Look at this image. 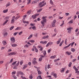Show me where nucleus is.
<instances>
[{
	"mask_svg": "<svg viewBox=\"0 0 79 79\" xmlns=\"http://www.w3.org/2000/svg\"><path fill=\"white\" fill-rule=\"evenodd\" d=\"M46 18H47L46 16H43L42 18V19L43 20L41 22V24H42L43 27L44 26L45 23H47V19H46Z\"/></svg>",
	"mask_w": 79,
	"mask_h": 79,
	"instance_id": "f257e3e1",
	"label": "nucleus"
},
{
	"mask_svg": "<svg viewBox=\"0 0 79 79\" xmlns=\"http://www.w3.org/2000/svg\"><path fill=\"white\" fill-rule=\"evenodd\" d=\"M73 29V28L71 27H68L67 29V31H69V30H71V29Z\"/></svg>",
	"mask_w": 79,
	"mask_h": 79,
	"instance_id": "f704fd0d",
	"label": "nucleus"
},
{
	"mask_svg": "<svg viewBox=\"0 0 79 79\" xmlns=\"http://www.w3.org/2000/svg\"><path fill=\"white\" fill-rule=\"evenodd\" d=\"M10 41L11 43H14L15 42V37H12L10 38Z\"/></svg>",
	"mask_w": 79,
	"mask_h": 79,
	"instance_id": "39448f33",
	"label": "nucleus"
},
{
	"mask_svg": "<svg viewBox=\"0 0 79 79\" xmlns=\"http://www.w3.org/2000/svg\"><path fill=\"white\" fill-rule=\"evenodd\" d=\"M11 46L13 47H17V44H14L12 45Z\"/></svg>",
	"mask_w": 79,
	"mask_h": 79,
	"instance_id": "aec40b11",
	"label": "nucleus"
},
{
	"mask_svg": "<svg viewBox=\"0 0 79 79\" xmlns=\"http://www.w3.org/2000/svg\"><path fill=\"white\" fill-rule=\"evenodd\" d=\"M65 53L67 54V55H70L71 54V52L67 51L65 52Z\"/></svg>",
	"mask_w": 79,
	"mask_h": 79,
	"instance_id": "f3484780",
	"label": "nucleus"
},
{
	"mask_svg": "<svg viewBox=\"0 0 79 79\" xmlns=\"http://www.w3.org/2000/svg\"><path fill=\"white\" fill-rule=\"evenodd\" d=\"M48 35H47L46 36H44L42 38V39H47V38H48Z\"/></svg>",
	"mask_w": 79,
	"mask_h": 79,
	"instance_id": "dca6fc26",
	"label": "nucleus"
},
{
	"mask_svg": "<svg viewBox=\"0 0 79 79\" xmlns=\"http://www.w3.org/2000/svg\"><path fill=\"white\" fill-rule=\"evenodd\" d=\"M15 54L16 53L15 52H12L8 53L7 56H11L12 55H15Z\"/></svg>",
	"mask_w": 79,
	"mask_h": 79,
	"instance_id": "0eeeda50",
	"label": "nucleus"
},
{
	"mask_svg": "<svg viewBox=\"0 0 79 79\" xmlns=\"http://www.w3.org/2000/svg\"><path fill=\"white\" fill-rule=\"evenodd\" d=\"M29 42H31V43H34V42H35V41L34 40H29Z\"/></svg>",
	"mask_w": 79,
	"mask_h": 79,
	"instance_id": "a19ab883",
	"label": "nucleus"
},
{
	"mask_svg": "<svg viewBox=\"0 0 79 79\" xmlns=\"http://www.w3.org/2000/svg\"><path fill=\"white\" fill-rule=\"evenodd\" d=\"M56 20L55 19H54L53 20L52 22L51 23V24L52 27H54L55 26V23H56Z\"/></svg>",
	"mask_w": 79,
	"mask_h": 79,
	"instance_id": "20e7f679",
	"label": "nucleus"
},
{
	"mask_svg": "<svg viewBox=\"0 0 79 79\" xmlns=\"http://www.w3.org/2000/svg\"><path fill=\"white\" fill-rule=\"evenodd\" d=\"M8 9H6V10H4L3 11V12L4 13H7V12H8Z\"/></svg>",
	"mask_w": 79,
	"mask_h": 79,
	"instance_id": "37998d69",
	"label": "nucleus"
},
{
	"mask_svg": "<svg viewBox=\"0 0 79 79\" xmlns=\"http://www.w3.org/2000/svg\"><path fill=\"white\" fill-rule=\"evenodd\" d=\"M23 60H21L20 62V65H22V64H23Z\"/></svg>",
	"mask_w": 79,
	"mask_h": 79,
	"instance_id": "8fccbe9b",
	"label": "nucleus"
},
{
	"mask_svg": "<svg viewBox=\"0 0 79 79\" xmlns=\"http://www.w3.org/2000/svg\"><path fill=\"white\" fill-rule=\"evenodd\" d=\"M43 79L41 77V76L40 75H39V76H38V77H37V79Z\"/></svg>",
	"mask_w": 79,
	"mask_h": 79,
	"instance_id": "2f4dec72",
	"label": "nucleus"
},
{
	"mask_svg": "<svg viewBox=\"0 0 79 79\" xmlns=\"http://www.w3.org/2000/svg\"><path fill=\"white\" fill-rule=\"evenodd\" d=\"M18 33V32L15 33H14V34H13L14 35H15V36Z\"/></svg>",
	"mask_w": 79,
	"mask_h": 79,
	"instance_id": "e2e57ef3",
	"label": "nucleus"
},
{
	"mask_svg": "<svg viewBox=\"0 0 79 79\" xmlns=\"http://www.w3.org/2000/svg\"><path fill=\"white\" fill-rule=\"evenodd\" d=\"M37 71H38V73L39 75H40L41 74V72H40V69H37Z\"/></svg>",
	"mask_w": 79,
	"mask_h": 79,
	"instance_id": "1a4fd4ad",
	"label": "nucleus"
},
{
	"mask_svg": "<svg viewBox=\"0 0 79 79\" xmlns=\"http://www.w3.org/2000/svg\"><path fill=\"white\" fill-rule=\"evenodd\" d=\"M61 38H60L59 40L56 42V44H59L60 43V42H61Z\"/></svg>",
	"mask_w": 79,
	"mask_h": 79,
	"instance_id": "ddd939ff",
	"label": "nucleus"
},
{
	"mask_svg": "<svg viewBox=\"0 0 79 79\" xmlns=\"http://www.w3.org/2000/svg\"><path fill=\"white\" fill-rule=\"evenodd\" d=\"M15 19H12L11 21V23L12 24H13L14 23H15Z\"/></svg>",
	"mask_w": 79,
	"mask_h": 79,
	"instance_id": "4be33fe9",
	"label": "nucleus"
},
{
	"mask_svg": "<svg viewBox=\"0 0 79 79\" xmlns=\"http://www.w3.org/2000/svg\"><path fill=\"white\" fill-rule=\"evenodd\" d=\"M42 10V8H41L39 10H37V13H39Z\"/></svg>",
	"mask_w": 79,
	"mask_h": 79,
	"instance_id": "a18cd8bd",
	"label": "nucleus"
},
{
	"mask_svg": "<svg viewBox=\"0 0 79 79\" xmlns=\"http://www.w3.org/2000/svg\"><path fill=\"white\" fill-rule=\"evenodd\" d=\"M32 35H30L28 38V40H29V39H30L31 38V37H32Z\"/></svg>",
	"mask_w": 79,
	"mask_h": 79,
	"instance_id": "e433bc0d",
	"label": "nucleus"
},
{
	"mask_svg": "<svg viewBox=\"0 0 79 79\" xmlns=\"http://www.w3.org/2000/svg\"><path fill=\"white\" fill-rule=\"evenodd\" d=\"M8 35V32H5L4 34V37H6V35Z\"/></svg>",
	"mask_w": 79,
	"mask_h": 79,
	"instance_id": "bb28decb",
	"label": "nucleus"
},
{
	"mask_svg": "<svg viewBox=\"0 0 79 79\" xmlns=\"http://www.w3.org/2000/svg\"><path fill=\"white\" fill-rule=\"evenodd\" d=\"M23 23H24V24H29V22H28V21H23Z\"/></svg>",
	"mask_w": 79,
	"mask_h": 79,
	"instance_id": "412c9836",
	"label": "nucleus"
},
{
	"mask_svg": "<svg viewBox=\"0 0 79 79\" xmlns=\"http://www.w3.org/2000/svg\"><path fill=\"white\" fill-rule=\"evenodd\" d=\"M21 27H18L17 28L15 29V31H17V30H21Z\"/></svg>",
	"mask_w": 79,
	"mask_h": 79,
	"instance_id": "a211bd4d",
	"label": "nucleus"
},
{
	"mask_svg": "<svg viewBox=\"0 0 79 79\" xmlns=\"http://www.w3.org/2000/svg\"><path fill=\"white\" fill-rule=\"evenodd\" d=\"M22 33H23V31H21V32H20L19 33V35H20Z\"/></svg>",
	"mask_w": 79,
	"mask_h": 79,
	"instance_id": "4d7b16f0",
	"label": "nucleus"
},
{
	"mask_svg": "<svg viewBox=\"0 0 79 79\" xmlns=\"http://www.w3.org/2000/svg\"><path fill=\"white\" fill-rule=\"evenodd\" d=\"M62 23L60 25V26H62L63 25V24H64V20L62 21Z\"/></svg>",
	"mask_w": 79,
	"mask_h": 79,
	"instance_id": "864d4df0",
	"label": "nucleus"
},
{
	"mask_svg": "<svg viewBox=\"0 0 79 79\" xmlns=\"http://www.w3.org/2000/svg\"><path fill=\"white\" fill-rule=\"evenodd\" d=\"M71 65H72V63L70 62L69 64V67L71 68Z\"/></svg>",
	"mask_w": 79,
	"mask_h": 79,
	"instance_id": "58836bf2",
	"label": "nucleus"
},
{
	"mask_svg": "<svg viewBox=\"0 0 79 79\" xmlns=\"http://www.w3.org/2000/svg\"><path fill=\"white\" fill-rule=\"evenodd\" d=\"M11 51H12V50H11V49H8V52H11Z\"/></svg>",
	"mask_w": 79,
	"mask_h": 79,
	"instance_id": "052dcab7",
	"label": "nucleus"
},
{
	"mask_svg": "<svg viewBox=\"0 0 79 79\" xmlns=\"http://www.w3.org/2000/svg\"><path fill=\"white\" fill-rule=\"evenodd\" d=\"M52 75H53V76H54V77H55V78H56L57 77L56 76H57V74H56V73H55L54 74L53 72H52Z\"/></svg>",
	"mask_w": 79,
	"mask_h": 79,
	"instance_id": "9d476101",
	"label": "nucleus"
},
{
	"mask_svg": "<svg viewBox=\"0 0 79 79\" xmlns=\"http://www.w3.org/2000/svg\"><path fill=\"white\" fill-rule=\"evenodd\" d=\"M21 77L23 79H28L27 78H26L25 77H24L23 76H21Z\"/></svg>",
	"mask_w": 79,
	"mask_h": 79,
	"instance_id": "c9c22d12",
	"label": "nucleus"
},
{
	"mask_svg": "<svg viewBox=\"0 0 79 79\" xmlns=\"http://www.w3.org/2000/svg\"><path fill=\"white\" fill-rule=\"evenodd\" d=\"M71 44V43L68 46H67L65 47H64V49H66V48H68V47H69L70 46Z\"/></svg>",
	"mask_w": 79,
	"mask_h": 79,
	"instance_id": "2eb2a0df",
	"label": "nucleus"
},
{
	"mask_svg": "<svg viewBox=\"0 0 79 79\" xmlns=\"http://www.w3.org/2000/svg\"><path fill=\"white\" fill-rule=\"evenodd\" d=\"M27 5H29V3H31V0H27Z\"/></svg>",
	"mask_w": 79,
	"mask_h": 79,
	"instance_id": "4c0bfd02",
	"label": "nucleus"
},
{
	"mask_svg": "<svg viewBox=\"0 0 79 79\" xmlns=\"http://www.w3.org/2000/svg\"><path fill=\"white\" fill-rule=\"evenodd\" d=\"M26 17H27V15H23V20H25V18H26Z\"/></svg>",
	"mask_w": 79,
	"mask_h": 79,
	"instance_id": "c03bdc74",
	"label": "nucleus"
},
{
	"mask_svg": "<svg viewBox=\"0 0 79 79\" xmlns=\"http://www.w3.org/2000/svg\"><path fill=\"white\" fill-rule=\"evenodd\" d=\"M5 47H2L1 48V50H3L4 49H5Z\"/></svg>",
	"mask_w": 79,
	"mask_h": 79,
	"instance_id": "680f3d73",
	"label": "nucleus"
},
{
	"mask_svg": "<svg viewBox=\"0 0 79 79\" xmlns=\"http://www.w3.org/2000/svg\"><path fill=\"white\" fill-rule=\"evenodd\" d=\"M31 17L33 19H35L36 18V16L35 15H33Z\"/></svg>",
	"mask_w": 79,
	"mask_h": 79,
	"instance_id": "cd10ccee",
	"label": "nucleus"
},
{
	"mask_svg": "<svg viewBox=\"0 0 79 79\" xmlns=\"http://www.w3.org/2000/svg\"><path fill=\"white\" fill-rule=\"evenodd\" d=\"M19 74H21V75H22V76H23V75H24V73H23L21 71L18 72V73L17 74V76H18V77H19Z\"/></svg>",
	"mask_w": 79,
	"mask_h": 79,
	"instance_id": "423d86ee",
	"label": "nucleus"
},
{
	"mask_svg": "<svg viewBox=\"0 0 79 79\" xmlns=\"http://www.w3.org/2000/svg\"><path fill=\"white\" fill-rule=\"evenodd\" d=\"M71 51L72 52H74L76 51V50L74 49V48H71Z\"/></svg>",
	"mask_w": 79,
	"mask_h": 79,
	"instance_id": "ea45409f",
	"label": "nucleus"
},
{
	"mask_svg": "<svg viewBox=\"0 0 79 79\" xmlns=\"http://www.w3.org/2000/svg\"><path fill=\"white\" fill-rule=\"evenodd\" d=\"M13 58H12V59H11L10 63H12V62H13Z\"/></svg>",
	"mask_w": 79,
	"mask_h": 79,
	"instance_id": "bf43d9fd",
	"label": "nucleus"
},
{
	"mask_svg": "<svg viewBox=\"0 0 79 79\" xmlns=\"http://www.w3.org/2000/svg\"><path fill=\"white\" fill-rule=\"evenodd\" d=\"M43 54L44 55H46V51H44V53Z\"/></svg>",
	"mask_w": 79,
	"mask_h": 79,
	"instance_id": "69168bd1",
	"label": "nucleus"
},
{
	"mask_svg": "<svg viewBox=\"0 0 79 79\" xmlns=\"http://www.w3.org/2000/svg\"><path fill=\"white\" fill-rule=\"evenodd\" d=\"M64 42V41L62 40V42L60 43V44L59 46H60V47H61V46L62 45Z\"/></svg>",
	"mask_w": 79,
	"mask_h": 79,
	"instance_id": "c85d7f7f",
	"label": "nucleus"
},
{
	"mask_svg": "<svg viewBox=\"0 0 79 79\" xmlns=\"http://www.w3.org/2000/svg\"><path fill=\"white\" fill-rule=\"evenodd\" d=\"M16 63H17V61H15L14 62H13L12 64V65H15V64H16Z\"/></svg>",
	"mask_w": 79,
	"mask_h": 79,
	"instance_id": "de8ad7c7",
	"label": "nucleus"
},
{
	"mask_svg": "<svg viewBox=\"0 0 79 79\" xmlns=\"http://www.w3.org/2000/svg\"><path fill=\"white\" fill-rule=\"evenodd\" d=\"M50 64H48V69H49V68H50Z\"/></svg>",
	"mask_w": 79,
	"mask_h": 79,
	"instance_id": "338daca9",
	"label": "nucleus"
},
{
	"mask_svg": "<svg viewBox=\"0 0 79 79\" xmlns=\"http://www.w3.org/2000/svg\"><path fill=\"white\" fill-rule=\"evenodd\" d=\"M73 68V69H75V71H78V69L76 67V66H74Z\"/></svg>",
	"mask_w": 79,
	"mask_h": 79,
	"instance_id": "a878e982",
	"label": "nucleus"
},
{
	"mask_svg": "<svg viewBox=\"0 0 79 79\" xmlns=\"http://www.w3.org/2000/svg\"><path fill=\"white\" fill-rule=\"evenodd\" d=\"M13 69H18V67H17V66L15 65V67L13 68Z\"/></svg>",
	"mask_w": 79,
	"mask_h": 79,
	"instance_id": "5fc2aeb1",
	"label": "nucleus"
},
{
	"mask_svg": "<svg viewBox=\"0 0 79 79\" xmlns=\"http://www.w3.org/2000/svg\"><path fill=\"white\" fill-rule=\"evenodd\" d=\"M16 74V71H14L12 73V74Z\"/></svg>",
	"mask_w": 79,
	"mask_h": 79,
	"instance_id": "774afa93",
	"label": "nucleus"
},
{
	"mask_svg": "<svg viewBox=\"0 0 79 79\" xmlns=\"http://www.w3.org/2000/svg\"><path fill=\"white\" fill-rule=\"evenodd\" d=\"M48 43L49 45H52V44H53V42H49Z\"/></svg>",
	"mask_w": 79,
	"mask_h": 79,
	"instance_id": "13d9d810",
	"label": "nucleus"
},
{
	"mask_svg": "<svg viewBox=\"0 0 79 79\" xmlns=\"http://www.w3.org/2000/svg\"><path fill=\"white\" fill-rule=\"evenodd\" d=\"M29 78L30 79H32L33 78V76L31 74V75H30L29 76Z\"/></svg>",
	"mask_w": 79,
	"mask_h": 79,
	"instance_id": "393cba45",
	"label": "nucleus"
},
{
	"mask_svg": "<svg viewBox=\"0 0 79 79\" xmlns=\"http://www.w3.org/2000/svg\"><path fill=\"white\" fill-rule=\"evenodd\" d=\"M64 70H65V68H62L60 70L61 73H64Z\"/></svg>",
	"mask_w": 79,
	"mask_h": 79,
	"instance_id": "9b49d317",
	"label": "nucleus"
},
{
	"mask_svg": "<svg viewBox=\"0 0 79 79\" xmlns=\"http://www.w3.org/2000/svg\"><path fill=\"white\" fill-rule=\"evenodd\" d=\"M31 10H30L29 11H28L27 12V15H30V14H31Z\"/></svg>",
	"mask_w": 79,
	"mask_h": 79,
	"instance_id": "473e14b6",
	"label": "nucleus"
},
{
	"mask_svg": "<svg viewBox=\"0 0 79 79\" xmlns=\"http://www.w3.org/2000/svg\"><path fill=\"white\" fill-rule=\"evenodd\" d=\"M14 27V26L11 27L10 28V31H11V30H12V29H13Z\"/></svg>",
	"mask_w": 79,
	"mask_h": 79,
	"instance_id": "09e8293b",
	"label": "nucleus"
},
{
	"mask_svg": "<svg viewBox=\"0 0 79 79\" xmlns=\"http://www.w3.org/2000/svg\"><path fill=\"white\" fill-rule=\"evenodd\" d=\"M56 56V55H54L53 56H52L50 57V58H51V59H52H52H54V58H55Z\"/></svg>",
	"mask_w": 79,
	"mask_h": 79,
	"instance_id": "4468645a",
	"label": "nucleus"
},
{
	"mask_svg": "<svg viewBox=\"0 0 79 79\" xmlns=\"http://www.w3.org/2000/svg\"><path fill=\"white\" fill-rule=\"evenodd\" d=\"M32 29H33V30H36V28L34 26V27H32Z\"/></svg>",
	"mask_w": 79,
	"mask_h": 79,
	"instance_id": "3c124183",
	"label": "nucleus"
},
{
	"mask_svg": "<svg viewBox=\"0 0 79 79\" xmlns=\"http://www.w3.org/2000/svg\"><path fill=\"white\" fill-rule=\"evenodd\" d=\"M35 52H38V50H37V48H35Z\"/></svg>",
	"mask_w": 79,
	"mask_h": 79,
	"instance_id": "0e129e2a",
	"label": "nucleus"
},
{
	"mask_svg": "<svg viewBox=\"0 0 79 79\" xmlns=\"http://www.w3.org/2000/svg\"><path fill=\"white\" fill-rule=\"evenodd\" d=\"M19 61H18V63L16 64L15 66H18V65H19Z\"/></svg>",
	"mask_w": 79,
	"mask_h": 79,
	"instance_id": "79ce46f5",
	"label": "nucleus"
},
{
	"mask_svg": "<svg viewBox=\"0 0 79 79\" xmlns=\"http://www.w3.org/2000/svg\"><path fill=\"white\" fill-rule=\"evenodd\" d=\"M32 63L34 64H37V61H35V60H34L32 61Z\"/></svg>",
	"mask_w": 79,
	"mask_h": 79,
	"instance_id": "b1692460",
	"label": "nucleus"
},
{
	"mask_svg": "<svg viewBox=\"0 0 79 79\" xmlns=\"http://www.w3.org/2000/svg\"><path fill=\"white\" fill-rule=\"evenodd\" d=\"M27 67V64H26L24 65V67L23 68V69H24L25 68H26Z\"/></svg>",
	"mask_w": 79,
	"mask_h": 79,
	"instance_id": "5701e85b",
	"label": "nucleus"
},
{
	"mask_svg": "<svg viewBox=\"0 0 79 79\" xmlns=\"http://www.w3.org/2000/svg\"><path fill=\"white\" fill-rule=\"evenodd\" d=\"M5 19H6V21L2 24L3 26H4V25H5L7 23H8V19H9V17L8 16H6L5 18Z\"/></svg>",
	"mask_w": 79,
	"mask_h": 79,
	"instance_id": "7ed1b4c3",
	"label": "nucleus"
},
{
	"mask_svg": "<svg viewBox=\"0 0 79 79\" xmlns=\"http://www.w3.org/2000/svg\"><path fill=\"white\" fill-rule=\"evenodd\" d=\"M25 42H26V43H27V44H28V45H29V46H30V45H32V44H31L29 42H27V41H26Z\"/></svg>",
	"mask_w": 79,
	"mask_h": 79,
	"instance_id": "c756f323",
	"label": "nucleus"
},
{
	"mask_svg": "<svg viewBox=\"0 0 79 79\" xmlns=\"http://www.w3.org/2000/svg\"><path fill=\"white\" fill-rule=\"evenodd\" d=\"M40 43L41 44H46L47 43V42L46 41H41L40 42Z\"/></svg>",
	"mask_w": 79,
	"mask_h": 79,
	"instance_id": "6e6552de",
	"label": "nucleus"
},
{
	"mask_svg": "<svg viewBox=\"0 0 79 79\" xmlns=\"http://www.w3.org/2000/svg\"><path fill=\"white\" fill-rule=\"evenodd\" d=\"M2 44L3 45H6V42L5 41H2Z\"/></svg>",
	"mask_w": 79,
	"mask_h": 79,
	"instance_id": "6ab92c4d",
	"label": "nucleus"
},
{
	"mask_svg": "<svg viewBox=\"0 0 79 79\" xmlns=\"http://www.w3.org/2000/svg\"><path fill=\"white\" fill-rule=\"evenodd\" d=\"M69 24H72V23H73V21L72 20H71L69 22Z\"/></svg>",
	"mask_w": 79,
	"mask_h": 79,
	"instance_id": "49530a36",
	"label": "nucleus"
},
{
	"mask_svg": "<svg viewBox=\"0 0 79 79\" xmlns=\"http://www.w3.org/2000/svg\"><path fill=\"white\" fill-rule=\"evenodd\" d=\"M24 48H28L29 47V45H28L27 44H26L24 46Z\"/></svg>",
	"mask_w": 79,
	"mask_h": 79,
	"instance_id": "72a5a7b5",
	"label": "nucleus"
},
{
	"mask_svg": "<svg viewBox=\"0 0 79 79\" xmlns=\"http://www.w3.org/2000/svg\"><path fill=\"white\" fill-rule=\"evenodd\" d=\"M50 3L51 5L53 6L54 4H53V2L52 1V0H50Z\"/></svg>",
	"mask_w": 79,
	"mask_h": 79,
	"instance_id": "f8f14e48",
	"label": "nucleus"
},
{
	"mask_svg": "<svg viewBox=\"0 0 79 79\" xmlns=\"http://www.w3.org/2000/svg\"><path fill=\"white\" fill-rule=\"evenodd\" d=\"M39 61H41L42 60V57H40L39 59Z\"/></svg>",
	"mask_w": 79,
	"mask_h": 79,
	"instance_id": "6e6d98bb",
	"label": "nucleus"
},
{
	"mask_svg": "<svg viewBox=\"0 0 79 79\" xmlns=\"http://www.w3.org/2000/svg\"><path fill=\"white\" fill-rule=\"evenodd\" d=\"M46 5V2L45 3V1H43L42 2H40L39 4V6L40 8H42L43 6Z\"/></svg>",
	"mask_w": 79,
	"mask_h": 79,
	"instance_id": "f03ea898",
	"label": "nucleus"
},
{
	"mask_svg": "<svg viewBox=\"0 0 79 79\" xmlns=\"http://www.w3.org/2000/svg\"><path fill=\"white\" fill-rule=\"evenodd\" d=\"M75 42H73L72 43H71V47H73V45L74 44Z\"/></svg>",
	"mask_w": 79,
	"mask_h": 79,
	"instance_id": "603ef678",
	"label": "nucleus"
},
{
	"mask_svg": "<svg viewBox=\"0 0 79 79\" xmlns=\"http://www.w3.org/2000/svg\"><path fill=\"white\" fill-rule=\"evenodd\" d=\"M39 2V1L35 0V1L33 2H32V3L33 4H34V3H37V2Z\"/></svg>",
	"mask_w": 79,
	"mask_h": 79,
	"instance_id": "7c9ffc66",
	"label": "nucleus"
}]
</instances>
